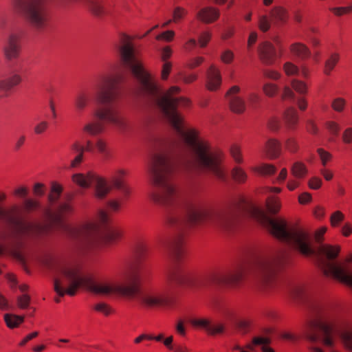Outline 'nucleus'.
<instances>
[{
  "label": "nucleus",
  "instance_id": "nucleus-26",
  "mask_svg": "<svg viewBox=\"0 0 352 352\" xmlns=\"http://www.w3.org/2000/svg\"><path fill=\"white\" fill-rule=\"evenodd\" d=\"M292 175L296 179L303 178L307 173V168L305 164L301 162H294L290 168Z\"/></svg>",
  "mask_w": 352,
  "mask_h": 352
},
{
  "label": "nucleus",
  "instance_id": "nucleus-10",
  "mask_svg": "<svg viewBox=\"0 0 352 352\" xmlns=\"http://www.w3.org/2000/svg\"><path fill=\"white\" fill-rule=\"evenodd\" d=\"M2 51L8 61L16 59L20 53L19 36L14 33L10 34L4 41Z\"/></svg>",
  "mask_w": 352,
  "mask_h": 352
},
{
  "label": "nucleus",
  "instance_id": "nucleus-33",
  "mask_svg": "<svg viewBox=\"0 0 352 352\" xmlns=\"http://www.w3.org/2000/svg\"><path fill=\"white\" fill-rule=\"evenodd\" d=\"M291 85L292 88L300 94H305L307 93V85L306 84L299 80L293 79L291 80Z\"/></svg>",
  "mask_w": 352,
  "mask_h": 352
},
{
  "label": "nucleus",
  "instance_id": "nucleus-3",
  "mask_svg": "<svg viewBox=\"0 0 352 352\" xmlns=\"http://www.w3.org/2000/svg\"><path fill=\"white\" fill-rule=\"evenodd\" d=\"M288 294L294 302L305 303L307 307L309 316L303 331L307 341L331 347L335 334L340 336L344 346L352 351V330L335 305L311 297L300 285H290Z\"/></svg>",
  "mask_w": 352,
  "mask_h": 352
},
{
  "label": "nucleus",
  "instance_id": "nucleus-15",
  "mask_svg": "<svg viewBox=\"0 0 352 352\" xmlns=\"http://www.w3.org/2000/svg\"><path fill=\"white\" fill-rule=\"evenodd\" d=\"M81 131L86 135L96 136L103 132L104 126L99 121L90 119L83 124Z\"/></svg>",
  "mask_w": 352,
  "mask_h": 352
},
{
  "label": "nucleus",
  "instance_id": "nucleus-41",
  "mask_svg": "<svg viewBox=\"0 0 352 352\" xmlns=\"http://www.w3.org/2000/svg\"><path fill=\"white\" fill-rule=\"evenodd\" d=\"M187 14V11L182 7L175 8L173 12V19L174 22H177L182 19L183 17Z\"/></svg>",
  "mask_w": 352,
  "mask_h": 352
},
{
  "label": "nucleus",
  "instance_id": "nucleus-42",
  "mask_svg": "<svg viewBox=\"0 0 352 352\" xmlns=\"http://www.w3.org/2000/svg\"><path fill=\"white\" fill-rule=\"evenodd\" d=\"M345 104L346 101L344 99L342 98H337L333 100L331 107L335 111L341 112L344 110Z\"/></svg>",
  "mask_w": 352,
  "mask_h": 352
},
{
  "label": "nucleus",
  "instance_id": "nucleus-40",
  "mask_svg": "<svg viewBox=\"0 0 352 352\" xmlns=\"http://www.w3.org/2000/svg\"><path fill=\"white\" fill-rule=\"evenodd\" d=\"M330 10L336 16H342L352 12V4L346 7L331 8Z\"/></svg>",
  "mask_w": 352,
  "mask_h": 352
},
{
  "label": "nucleus",
  "instance_id": "nucleus-35",
  "mask_svg": "<svg viewBox=\"0 0 352 352\" xmlns=\"http://www.w3.org/2000/svg\"><path fill=\"white\" fill-rule=\"evenodd\" d=\"M232 176L233 179L239 183H243L246 180V173L240 168L235 167L232 171Z\"/></svg>",
  "mask_w": 352,
  "mask_h": 352
},
{
  "label": "nucleus",
  "instance_id": "nucleus-55",
  "mask_svg": "<svg viewBox=\"0 0 352 352\" xmlns=\"http://www.w3.org/2000/svg\"><path fill=\"white\" fill-rule=\"evenodd\" d=\"M234 58V54L232 51L227 50L221 56V60L225 63H230Z\"/></svg>",
  "mask_w": 352,
  "mask_h": 352
},
{
  "label": "nucleus",
  "instance_id": "nucleus-64",
  "mask_svg": "<svg viewBox=\"0 0 352 352\" xmlns=\"http://www.w3.org/2000/svg\"><path fill=\"white\" fill-rule=\"evenodd\" d=\"M44 185L41 183L35 184L34 186V193L37 196H42L44 195Z\"/></svg>",
  "mask_w": 352,
  "mask_h": 352
},
{
  "label": "nucleus",
  "instance_id": "nucleus-2",
  "mask_svg": "<svg viewBox=\"0 0 352 352\" xmlns=\"http://www.w3.org/2000/svg\"><path fill=\"white\" fill-rule=\"evenodd\" d=\"M162 243L171 261L165 274V283L162 290L155 289L141 291L138 283V277L130 265L121 270L120 280H107L100 282L93 281L74 263H54L47 261L45 265L54 271V287L60 296L65 294L74 296L77 289L82 286L97 294H116L129 299L136 298L146 307L168 306L173 302L177 287H191L195 285V283L193 278L179 265V262L184 254L183 234L178 233Z\"/></svg>",
  "mask_w": 352,
  "mask_h": 352
},
{
  "label": "nucleus",
  "instance_id": "nucleus-6",
  "mask_svg": "<svg viewBox=\"0 0 352 352\" xmlns=\"http://www.w3.org/2000/svg\"><path fill=\"white\" fill-rule=\"evenodd\" d=\"M287 252L280 250L256 260L253 265L252 273L261 289H267L273 287L278 271L287 263Z\"/></svg>",
  "mask_w": 352,
  "mask_h": 352
},
{
  "label": "nucleus",
  "instance_id": "nucleus-24",
  "mask_svg": "<svg viewBox=\"0 0 352 352\" xmlns=\"http://www.w3.org/2000/svg\"><path fill=\"white\" fill-rule=\"evenodd\" d=\"M290 51L292 54L297 56L301 60H304L309 57L311 52L302 43H294L291 45Z\"/></svg>",
  "mask_w": 352,
  "mask_h": 352
},
{
  "label": "nucleus",
  "instance_id": "nucleus-4",
  "mask_svg": "<svg viewBox=\"0 0 352 352\" xmlns=\"http://www.w3.org/2000/svg\"><path fill=\"white\" fill-rule=\"evenodd\" d=\"M72 211L71 204L63 202L58 206L55 212L50 214V218L52 225L60 229L79 248H88L98 235H101L107 243H113L120 239L121 232L109 226V216L106 211L100 210L96 220L76 226L69 225L63 221V217Z\"/></svg>",
  "mask_w": 352,
  "mask_h": 352
},
{
  "label": "nucleus",
  "instance_id": "nucleus-53",
  "mask_svg": "<svg viewBox=\"0 0 352 352\" xmlns=\"http://www.w3.org/2000/svg\"><path fill=\"white\" fill-rule=\"evenodd\" d=\"M282 98L284 100H295V94L294 93V91L292 90V89L289 87L285 86L283 89Z\"/></svg>",
  "mask_w": 352,
  "mask_h": 352
},
{
  "label": "nucleus",
  "instance_id": "nucleus-31",
  "mask_svg": "<svg viewBox=\"0 0 352 352\" xmlns=\"http://www.w3.org/2000/svg\"><path fill=\"white\" fill-rule=\"evenodd\" d=\"M270 342V340L267 338L254 337L252 339V343L247 344L243 349L246 351L248 350L249 352L254 351L255 349L254 345L267 344Z\"/></svg>",
  "mask_w": 352,
  "mask_h": 352
},
{
  "label": "nucleus",
  "instance_id": "nucleus-28",
  "mask_svg": "<svg viewBox=\"0 0 352 352\" xmlns=\"http://www.w3.org/2000/svg\"><path fill=\"white\" fill-rule=\"evenodd\" d=\"M270 16L275 24L284 23L287 18L285 10L280 7L274 8L270 12Z\"/></svg>",
  "mask_w": 352,
  "mask_h": 352
},
{
  "label": "nucleus",
  "instance_id": "nucleus-21",
  "mask_svg": "<svg viewBox=\"0 0 352 352\" xmlns=\"http://www.w3.org/2000/svg\"><path fill=\"white\" fill-rule=\"evenodd\" d=\"M22 80L19 74H14L7 80H0V90L8 91L14 87L18 85Z\"/></svg>",
  "mask_w": 352,
  "mask_h": 352
},
{
  "label": "nucleus",
  "instance_id": "nucleus-45",
  "mask_svg": "<svg viewBox=\"0 0 352 352\" xmlns=\"http://www.w3.org/2000/svg\"><path fill=\"white\" fill-rule=\"evenodd\" d=\"M258 28L263 32H267L270 28V21L267 16H261L258 21Z\"/></svg>",
  "mask_w": 352,
  "mask_h": 352
},
{
  "label": "nucleus",
  "instance_id": "nucleus-37",
  "mask_svg": "<svg viewBox=\"0 0 352 352\" xmlns=\"http://www.w3.org/2000/svg\"><path fill=\"white\" fill-rule=\"evenodd\" d=\"M263 91L265 94V95L269 97L274 96L278 91V87L272 83L265 84L263 85Z\"/></svg>",
  "mask_w": 352,
  "mask_h": 352
},
{
  "label": "nucleus",
  "instance_id": "nucleus-20",
  "mask_svg": "<svg viewBox=\"0 0 352 352\" xmlns=\"http://www.w3.org/2000/svg\"><path fill=\"white\" fill-rule=\"evenodd\" d=\"M92 147L93 151L95 149L104 160H107L110 157V151L107 142L104 139L97 138L94 144L92 143Z\"/></svg>",
  "mask_w": 352,
  "mask_h": 352
},
{
  "label": "nucleus",
  "instance_id": "nucleus-46",
  "mask_svg": "<svg viewBox=\"0 0 352 352\" xmlns=\"http://www.w3.org/2000/svg\"><path fill=\"white\" fill-rule=\"evenodd\" d=\"M211 38V34L208 32H202L199 36L198 42L201 47H205Z\"/></svg>",
  "mask_w": 352,
  "mask_h": 352
},
{
  "label": "nucleus",
  "instance_id": "nucleus-8",
  "mask_svg": "<svg viewBox=\"0 0 352 352\" xmlns=\"http://www.w3.org/2000/svg\"><path fill=\"white\" fill-rule=\"evenodd\" d=\"M248 272L245 264H238L233 269L227 272L210 274L207 278V283L211 285H238L243 280Z\"/></svg>",
  "mask_w": 352,
  "mask_h": 352
},
{
  "label": "nucleus",
  "instance_id": "nucleus-25",
  "mask_svg": "<svg viewBox=\"0 0 352 352\" xmlns=\"http://www.w3.org/2000/svg\"><path fill=\"white\" fill-rule=\"evenodd\" d=\"M230 109L236 113H242L245 110L244 100L237 96H232L229 99Z\"/></svg>",
  "mask_w": 352,
  "mask_h": 352
},
{
  "label": "nucleus",
  "instance_id": "nucleus-5",
  "mask_svg": "<svg viewBox=\"0 0 352 352\" xmlns=\"http://www.w3.org/2000/svg\"><path fill=\"white\" fill-rule=\"evenodd\" d=\"M122 80L118 73L102 76L96 85V96L98 102L104 106L96 112V116L114 126L121 133L130 129L126 118L117 109L116 104L120 97L119 85Z\"/></svg>",
  "mask_w": 352,
  "mask_h": 352
},
{
  "label": "nucleus",
  "instance_id": "nucleus-27",
  "mask_svg": "<svg viewBox=\"0 0 352 352\" xmlns=\"http://www.w3.org/2000/svg\"><path fill=\"white\" fill-rule=\"evenodd\" d=\"M339 60L340 54L338 53H331L325 61L324 73L326 75H330L331 71H333Z\"/></svg>",
  "mask_w": 352,
  "mask_h": 352
},
{
  "label": "nucleus",
  "instance_id": "nucleus-14",
  "mask_svg": "<svg viewBox=\"0 0 352 352\" xmlns=\"http://www.w3.org/2000/svg\"><path fill=\"white\" fill-rule=\"evenodd\" d=\"M219 16V10L212 7H204L197 13V19L205 23H211L215 21Z\"/></svg>",
  "mask_w": 352,
  "mask_h": 352
},
{
  "label": "nucleus",
  "instance_id": "nucleus-23",
  "mask_svg": "<svg viewBox=\"0 0 352 352\" xmlns=\"http://www.w3.org/2000/svg\"><path fill=\"white\" fill-rule=\"evenodd\" d=\"M219 311L223 318L231 324H234L239 317L237 310L230 307H223Z\"/></svg>",
  "mask_w": 352,
  "mask_h": 352
},
{
  "label": "nucleus",
  "instance_id": "nucleus-48",
  "mask_svg": "<svg viewBox=\"0 0 352 352\" xmlns=\"http://www.w3.org/2000/svg\"><path fill=\"white\" fill-rule=\"evenodd\" d=\"M230 153L236 162L241 163L242 162L241 151L238 146H232L230 148Z\"/></svg>",
  "mask_w": 352,
  "mask_h": 352
},
{
  "label": "nucleus",
  "instance_id": "nucleus-18",
  "mask_svg": "<svg viewBox=\"0 0 352 352\" xmlns=\"http://www.w3.org/2000/svg\"><path fill=\"white\" fill-rule=\"evenodd\" d=\"M280 142L274 139L268 140L263 148V151L270 158H276L280 155Z\"/></svg>",
  "mask_w": 352,
  "mask_h": 352
},
{
  "label": "nucleus",
  "instance_id": "nucleus-17",
  "mask_svg": "<svg viewBox=\"0 0 352 352\" xmlns=\"http://www.w3.org/2000/svg\"><path fill=\"white\" fill-rule=\"evenodd\" d=\"M192 324L205 329L211 335L221 333L224 331V326L223 324L212 325L207 319H194L192 321Z\"/></svg>",
  "mask_w": 352,
  "mask_h": 352
},
{
  "label": "nucleus",
  "instance_id": "nucleus-16",
  "mask_svg": "<svg viewBox=\"0 0 352 352\" xmlns=\"http://www.w3.org/2000/svg\"><path fill=\"white\" fill-rule=\"evenodd\" d=\"M90 102V93L87 90L78 91L74 98V105L78 112L83 111Z\"/></svg>",
  "mask_w": 352,
  "mask_h": 352
},
{
  "label": "nucleus",
  "instance_id": "nucleus-38",
  "mask_svg": "<svg viewBox=\"0 0 352 352\" xmlns=\"http://www.w3.org/2000/svg\"><path fill=\"white\" fill-rule=\"evenodd\" d=\"M317 153L320 157L322 164L323 166H326L327 162L331 160L332 155L330 153L324 151L323 148H318Z\"/></svg>",
  "mask_w": 352,
  "mask_h": 352
},
{
  "label": "nucleus",
  "instance_id": "nucleus-29",
  "mask_svg": "<svg viewBox=\"0 0 352 352\" xmlns=\"http://www.w3.org/2000/svg\"><path fill=\"white\" fill-rule=\"evenodd\" d=\"M4 320L9 328L18 327L24 320V317L14 314H6L4 316Z\"/></svg>",
  "mask_w": 352,
  "mask_h": 352
},
{
  "label": "nucleus",
  "instance_id": "nucleus-36",
  "mask_svg": "<svg viewBox=\"0 0 352 352\" xmlns=\"http://www.w3.org/2000/svg\"><path fill=\"white\" fill-rule=\"evenodd\" d=\"M114 187L120 190L122 196L126 198L131 193V189L127 186L124 185L122 181L114 179Z\"/></svg>",
  "mask_w": 352,
  "mask_h": 352
},
{
  "label": "nucleus",
  "instance_id": "nucleus-1",
  "mask_svg": "<svg viewBox=\"0 0 352 352\" xmlns=\"http://www.w3.org/2000/svg\"><path fill=\"white\" fill-rule=\"evenodd\" d=\"M116 48L123 65L140 82L142 97L157 105L173 126L177 138L172 142V146L188 147L190 150V153L186 151L179 157L178 168L189 173L201 171L211 174L219 181L226 182L223 153L200 138L196 130L186 129L183 126V118L177 108L188 106L189 101L175 96L180 88L173 86L166 92L160 91L144 70L129 36L121 33ZM175 168L176 164L166 151L152 155L149 171L155 188L151 197L155 203L166 210L165 223L168 227L181 230L188 226H210L228 232L234 226L236 211L247 207L250 215L277 239L305 256L316 255L318 265L324 275L338 280V262L335 261L338 256V246L324 244L315 250L307 232L298 229L289 230L284 221L271 218L263 209L246 204L241 197L232 199L223 208L184 200L171 182Z\"/></svg>",
  "mask_w": 352,
  "mask_h": 352
},
{
  "label": "nucleus",
  "instance_id": "nucleus-54",
  "mask_svg": "<svg viewBox=\"0 0 352 352\" xmlns=\"http://www.w3.org/2000/svg\"><path fill=\"white\" fill-rule=\"evenodd\" d=\"M48 125L49 124L47 121L40 122L34 126V133L38 135L43 133L47 129Z\"/></svg>",
  "mask_w": 352,
  "mask_h": 352
},
{
  "label": "nucleus",
  "instance_id": "nucleus-56",
  "mask_svg": "<svg viewBox=\"0 0 352 352\" xmlns=\"http://www.w3.org/2000/svg\"><path fill=\"white\" fill-rule=\"evenodd\" d=\"M327 127L333 135H338L340 126L336 122L332 121L328 122L327 123Z\"/></svg>",
  "mask_w": 352,
  "mask_h": 352
},
{
  "label": "nucleus",
  "instance_id": "nucleus-62",
  "mask_svg": "<svg viewBox=\"0 0 352 352\" xmlns=\"http://www.w3.org/2000/svg\"><path fill=\"white\" fill-rule=\"evenodd\" d=\"M342 139L343 141L347 144L352 142V128H348L344 131Z\"/></svg>",
  "mask_w": 352,
  "mask_h": 352
},
{
  "label": "nucleus",
  "instance_id": "nucleus-11",
  "mask_svg": "<svg viewBox=\"0 0 352 352\" xmlns=\"http://www.w3.org/2000/svg\"><path fill=\"white\" fill-rule=\"evenodd\" d=\"M70 149L74 153H76L75 157L71 160L70 168H76L82 162L85 151H93L92 142L87 140L86 142V146H84L79 142L76 141L71 144Z\"/></svg>",
  "mask_w": 352,
  "mask_h": 352
},
{
  "label": "nucleus",
  "instance_id": "nucleus-47",
  "mask_svg": "<svg viewBox=\"0 0 352 352\" xmlns=\"http://www.w3.org/2000/svg\"><path fill=\"white\" fill-rule=\"evenodd\" d=\"M171 68L172 64L170 62H164L161 72V78L162 80H165L168 78Z\"/></svg>",
  "mask_w": 352,
  "mask_h": 352
},
{
  "label": "nucleus",
  "instance_id": "nucleus-39",
  "mask_svg": "<svg viewBox=\"0 0 352 352\" xmlns=\"http://www.w3.org/2000/svg\"><path fill=\"white\" fill-rule=\"evenodd\" d=\"M94 309L100 313H102L105 316H108L112 313V309L109 305L104 302H99L96 304Z\"/></svg>",
  "mask_w": 352,
  "mask_h": 352
},
{
  "label": "nucleus",
  "instance_id": "nucleus-30",
  "mask_svg": "<svg viewBox=\"0 0 352 352\" xmlns=\"http://www.w3.org/2000/svg\"><path fill=\"white\" fill-rule=\"evenodd\" d=\"M279 199L276 197H270L266 200V206L269 212L272 214L277 213L280 208Z\"/></svg>",
  "mask_w": 352,
  "mask_h": 352
},
{
  "label": "nucleus",
  "instance_id": "nucleus-9",
  "mask_svg": "<svg viewBox=\"0 0 352 352\" xmlns=\"http://www.w3.org/2000/svg\"><path fill=\"white\" fill-rule=\"evenodd\" d=\"M73 181L83 188H87L91 184L94 185L95 195L99 199L104 198L111 190V187L103 178L92 173L86 175L81 173L75 174L73 175Z\"/></svg>",
  "mask_w": 352,
  "mask_h": 352
},
{
  "label": "nucleus",
  "instance_id": "nucleus-63",
  "mask_svg": "<svg viewBox=\"0 0 352 352\" xmlns=\"http://www.w3.org/2000/svg\"><path fill=\"white\" fill-rule=\"evenodd\" d=\"M171 54V49L169 47H165L162 51L161 58L164 62H168L167 60L170 57Z\"/></svg>",
  "mask_w": 352,
  "mask_h": 352
},
{
  "label": "nucleus",
  "instance_id": "nucleus-34",
  "mask_svg": "<svg viewBox=\"0 0 352 352\" xmlns=\"http://www.w3.org/2000/svg\"><path fill=\"white\" fill-rule=\"evenodd\" d=\"M146 246L142 243H138L134 250V254L136 260L140 262L146 254Z\"/></svg>",
  "mask_w": 352,
  "mask_h": 352
},
{
  "label": "nucleus",
  "instance_id": "nucleus-19",
  "mask_svg": "<svg viewBox=\"0 0 352 352\" xmlns=\"http://www.w3.org/2000/svg\"><path fill=\"white\" fill-rule=\"evenodd\" d=\"M283 69L285 73L289 76H297L300 74L304 78L308 76V70L305 67H302L301 70H300L298 66L291 62L285 63L283 65Z\"/></svg>",
  "mask_w": 352,
  "mask_h": 352
},
{
  "label": "nucleus",
  "instance_id": "nucleus-58",
  "mask_svg": "<svg viewBox=\"0 0 352 352\" xmlns=\"http://www.w3.org/2000/svg\"><path fill=\"white\" fill-rule=\"evenodd\" d=\"M260 100L259 96L256 93H250L248 96V100L250 105L254 107Z\"/></svg>",
  "mask_w": 352,
  "mask_h": 352
},
{
  "label": "nucleus",
  "instance_id": "nucleus-59",
  "mask_svg": "<svg viewBox=\"0 0 352 352\" xmlns=\"http://www.w3.org/2000/svg\"><path fill=\"white\" fill-rule=\"evenodd\" d=\"M204 60V58L203 57H196L194 58H192L189 63H188V67L190 69H194L199 65H200Z\"/></svg>",
  "mask_w": 352,
  "mask_h": 352
},
{
  "label": "nucleus",
  "instance_id": "nucleus-49",
  "mask_svg": "<svg viewBox=\"0 0 352 352\" xmlns=\"http://www.w3.org/2000/svg\"><path fill=\"white\" fill-rule=\"evenodd\" d=\"M322 179L318 177H311L308 182L309 187L314 190L319 189L322 186Z\"/></svg>",
  "mask_w": 352,
  "mask_h": 352
},
{
  "label": "nucleus",
  "instance_id": "nucleus-51",
  "mask_svg": "<svg viewBox=\"0 0 352 352\" xmlns=\"http://www.w3.org/2000/svg\"><path fill=\"white\" fill-rule=\"evenodd\" d=\"M30 298L28 295L24 294L19 296L17 299L18 305L21 309H25L28 307Z\"/></svg>",
  "mask_w": 352,
  "mask_h": 352
},
{
  "label": "nucleus",
  "instance_id": "nucleus-50",
  "mask_svg": "<svg viewBox=\"0 0 352 352\" xmlns=\"http://www.w3.org/2000/svg\"><path fill=\"white\" fill-rule=\"evenodd\" d=\"M344 219V214L340 211H336L331 217V223L333 226H336Z\"/></svg>",
  "mask_w": 352,
  "mask_h": 352
},
{
  "label": "nucleus",
  "instance_id": "nucleus-52",
  "mask_svg": "<svg viewBox=\"0 0 352 352\" xmlns=\"http://www.w3.org/2000/svg\"><path fill=\"white\" fill-rule=\"evenodd\" d=\"M175 36V32L173 30H168L162 32V34L156 36L157 40H165L166 41H170L173 40Z\"/></svg>",
  "mask_w": 352,
  "mask_h": 352
},
{
  "label": "nucleus",
  "instance_id": "nucleus-44",
  "mask_svg": "<svg viewBox=\"0 0 352 352\" xmlns=\"http://www.w3.org/2000/svg\"><path fill=\"white\" fill-rule=\"evenodd\" d=\"M285 148L291 153H296L298 149L296 140L294 138H289L285 142Z\"/></svg>",
  "mask_w": 352,
  "mask_h": 352
},
{
  "label": "nucleus",
  "instance_id": "nucleus-60",
  "mask_svg": "<svg viewBox=\"0 0 352 352\" xmlns=\"http://www.w3.org/2000/svg\"><path fill=\"white\" fill-rule=\"evenodd\" d=\"M124 175L125 171L124 170H118L110 176L109 179L112 184L114 186V179L122 181L121 179Z\"/></svg>",
  "mask_w": 352,
  "mask_h": 352
},
{
  "label": "nucleus",
  "instance_id": "nucleus-22",
  "mask_svg": "<svg viewBox=\"0 0 352 352\" xmlns=\"http://www.w3.org/2000/svg\"><path fill=\"white\" fill-rule=\"evenodd\" d=\"M284 120L289 129H294L298 120L297 111L292 107H288L284 113Z\"/></svg>",
  "mask_w": 352,
  "mask_h": 352
},
{
  "label": "nucleus",
  "instance_id": "nucleus-57",
  "mask_svg": "<svg viewBox=\"0 0 352 352\" xmlns=\"http://www.w3.org/2000/svg\"><path fill=\"white\" fill-rule=\"evenodd\" d=\"M24 207L25 210L31 211L38 207V203L32 199H27L24 201Z\"/></svg>",
  "mask_w": 352,
  "mask_h": 352
},
{
  "label": "nucleus",
  "instance_id": "nucleus-7",
  "mask_svg": "<svg viewBox=\"0 0 352 352\" xmlns=\"http://www.w3.org/2000/svg\"><path fill=\"white\" fill-rule=\"evenodd\" d=\"M43 230V226L32 223H19L14 233V237L9 241L8 248L11 254L18 260L24 262V258L19 250L23 245L22 239L37 235Z\"/></svg>",
  "mask_w": 352,
  "mask_h": 352
},
{
  "label": "nucleus",
  "instance_id": "nucleus-43",
  "mask_svg": "<svg viewBox=\"0 0 352 352\" xmlns=\"http://www.w3.org/2000/svg\"><path fill=\"white\" fill-rule=\"evenodd\" d=\"M256 170L261 174L270 175L276 172V168L270 164H263L257 168Z\"/></svg>",
  "mask_w": 352,
  "mask_h": 352
},
{
  "label": "nucleus",
  "instance_id": "nucleus-13",
  "mask_svg": "<svg viewBox=\"0 0 352 352\" xmlns=\"http://www.w3.org/2000/svg\"><path fill=\"white\" fill-rule=\"evenodd\" d=\"M221 85L220 70L212 65L207 71L206 87L210 91L217 90Z\"/></svg>",
  "mask_w": 352,
  "mask_h": 352
},
{
  "label": "nucleus",
  "instance_id": "nucleus-61",
  "mask_svg": "<svg viewBox=\"0 0 352 352\" xmlns=\"http://www.w3.org/2000/svg\"><path fill=\"white\" fill-rule=\"evenodd\" d=\"M280 124L278 119L272 118L269 120L268 127L270 130L276 131L280 128Z\"/></svg>",
  "mask_w": 352,
  "mask_h": 352
},
{
  "label": "nucleus",
  "instance_id": "nucleus-32",
  "mask_svg": "<svg viewBox=\"0 0 352 352\" xmlns=\"http://www.w3.org/2000/svg\"><path fill=\"white\" fill-rule=\"evenodd\" d=\"M51 191H52V192L49 195L48 199H49V201L52 204H53V203H55L58 200V199L62 192V187L56 183H53L52 185Z\"/></svg>",
  "mask_w": 352,
  "mask_h": 352
},
{
  "label": "nucleus",
  "instance_id": "nucleus-12",
  "mask_svg": "<svg viewBox=\"0 0 352 352\" xmlns=\"http://www.w3.org/2000/svg\"><path fill=\"white\" fill-rule=\"evenodd\" d=\"M258 55L261 61L267 65L273 63L276 58V50L269 42H264L260 45Z\"/></svg>",
  "mask_w": 352,
  "mask_h": 352
}]
</instances>
